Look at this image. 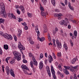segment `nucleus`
<instances>
[{
  "label": "nucleus",
  "mask_w": 79,
  "mask_h": 79,
  "mask_svg": "<svg viewBox=\"0 0 79 79\" xmlns=\"http://www.w3.org/2000/svg\"><path fill=\"white\" fill-rule=\"evenodd\" d=\"M71 21L73 23H75L76 24L77 22V20H71Z\"/></svg>",
  "instance_id": "obj_31"
},
{
  "label": "nucleus",
  "mask_w": 79,
  "mask_h": 79,
  "mask_svg": "<svg viewBox=\"0 0 79 79\" xmlns=\"http://www.w3.org/2000/svg\"><path fill=\"white\" fill-rule=\"evenodd\" d=\"M21 68L23 69H26V70H28V71H29V69H28V68L25 65H24V64H23L21 66Z\"/></svg>",
  "instance_id": "obj_8"
},
{
  "label": "nucleus",
  "mask_w": 79,
  "mask_h": 79,
  "mask_svg": "<svg viewBox=\"0 0 79 79\" xmlns=\"http://www.w3.org/2000/svg\"><path fill=\"white\" fill-rule=\"evenodd\" d=\"M14 39L15 41H17V37H16V36L15 35H14Z\"/></svg>",
  "instance_id": "obj_43"
},
{
  "label": "nucleus",
  "mask_w": 79,
  "mask_h": 79,
  "mask_svg": "<svg viewBox=\"0 0 79 79\" xmlns=\"http://www.w3.org/2000/svg\"><path fill=\"white\" fill-rule=\"evenodd\" d=\"M0 5L1 6L2 10L0 12V15L2 17L4 18L6 17V13L5 12V5L3 2L1 3Z\"/></svg>",
  "instance_id": "obj_1"
},
{
  "label": "nucleus",
  "mask_w": 79,
  "mask_h": 79,
  "mask_svg": "<svg viewBox=\"0 0 79 79\" xmlns=\"http://www.w3.org/2000/svg\"><path fill=\"white\" fill-rule=\"evenodd\" d=\"M19 44L18 45V47L19 48V49L20 50L21 53L23 55V50H25V48L24 46H23V45H21V44L20 42H19Z\"/></svg>",
  "instance_id": "obj_3"
},
{
  "label": "nucleus",
  "mask_w": 79,
  "mask_h": 79,
  "mask_svg": "<svg viewBox=\"0 0 79 79\" xmlns=\"http://www.w3.org/2000/svg\"><path fill=\"white\" fill-rule=\"evenodd\" d=\"M68 17L69 18H70V19H72V18L73 17V15H72L70 14L69 15Z\"/></svg>",
  "instance_id": "obj_39"
},
{
  "label": "nucleus",
  "mask_w": 79,
  "mask_h": 79,
  "mask_svg": "<svg viewBox=\"0 0 79 79\" xmlns=\"http://www.w3.org/2000/svg\"><path fill=\"white\" fill-rule=\"evenodd\" d=\"M29 42L31 44H34V42L31 38L29 39Z\"/></svg>",
  "instance_id": "obj_27"
},
{
  "label": "nucleus",
  "mask_w": 79,
  "mask_h": 79,
  "mask_svg": "<svg viewBox=\"0 0 79 79\" xmlns=\"http://www.w3.org/2000/svg\"><path fill=\"white\" fill-rule=\"evenodd\" d=\"M6 73L7 74V75H9L10 74V68L8 66H7L6 68Z\"/></svg>",
  "instance_id": "obj_9"
},
{
  "label": "nucleus",
  "mask_w": 79,
  "mask_h": 79,
  "mask_svg": "<svg viewBox=\"0 0 79 79\" xmlns=\"http://www.w3.org/2000/svg\"><path fill=\"white\" fill-rule=\"evenodd\" d=\"M64 2L66 5H68V1H67V0H65Z\"/></svg>",
  "instance_id": "obj_53"
},
{
  "label": "nucleus",
  "mask_w": 79,
  "mask_h": 79,
  "mask_svg": "<svg viewBox=\"0 0 79 79\" xmlns=\"http://www.w3.org/2000/svg\"><path fill=\"white\" fill-rule=\"evenodd\" d=\"M8 60H9V59H8V58H7L6 59V60H5L6 61V63H8Z\"/></svg>",
  "instance_id": "obj_58"
},
{
  "label": "nucleus",
  "mask_w": 79,
  "mask_h": 79,
  "mask_svg": "<svg viewBox=\"0 0 79 79\" xmlns=\"http://www.w3.org/2000/svg\"><path fill=\"white\" fill-rule=\"evenodd\" d=\"M44 10L43 11H41V15H42L43 16H44V18H45V16H46V13L43 12L44 11Z\"/></svg>",
  "instance_id": "obj_15"
},
{
  "label": "nucleus",
  "mask_w": 79,
  "mask_h": 79,
  "mask_svg": "<svg viewBox=\"0 0 79 79\" xmlns=\"http://www.w3.org/2000/svg\"><path fill=\"white\" fill-rule=\"evenodd\" d=\"M69 6L70 9V10H72L73 11V10H74V8H73V7L72 6H71V4L70 3V2H69Z\"/></svg>",
  "instance_id": "obj_20"
},
{
  "label": "nucleus",
  "mask_w": 79,
  "mask_h": 79,
  "mask_svg": "<svg viewBox=\"0 0 79 79\" xmlns=\"http://www.w3.org/2000/svg\"><path fill=\"white\" fill-rule=\"evenodd\" d=\"M46 70L49 77H51V73H50V68L48 66H47L46 67Z\"/></svg>",
  "instance_id": "obj_7"
},
{
  "label": "nucleus",
  "mask_w": 79,
  "mask_h": 79,
  "mask_svg": "<svg viewBox=\"0 0 79 79\" xmlns=\"http://www.w3.org/2000/svg\"><path fill=\"white\" fill-rule=\"evenodd\" d=\"M70 43L71 44V45H72V46H73V41H72V40H70Z\"/></svg>",
  "instance_id": "obj_38"
},
{
  "label": "nucleus",
  "mask_w": 79,
  "mask_h": 79,
  "mask_svg": "<svg viewBox=\"0 0 79 79\" xmlns=\"http://www.w3.org/2000/svg\"><path fill=\"white\" fill-rule=\"evenodd\" d=\"M24 73L25 74H28V73H27V71H25L24 72Z\"/></svg>",
  "instance_id": "obj_61"
},
{
  "label": "nucleus",
  "mask_w": 79,
  "mask_h": 79,
  "mask_svg": "<svg viewBox=\"0 0 79 79\" xmlns=\"http://www.w3.org/2000/svg\"><path fill=\"white\" fill-rule=\"evenodd\" d=\"M43 27L44 28V32H47V25H46L45 24L44 25Z\"/></svg>",
  "instance_id": "obj_13"
},
{
  "label": "nucleus",
  "mask_w": 79,
  "mask_h": 79,
  "mask_svg": "<svg viewBox=\"0 0 79 79\" xmlns=\"http://www.w3.org/2000/svg\"><path fill=\"white\" fill-rule=\"evenodd\" d=\"M5 21V19H0V24L2 23H3Z\"/></svg>",
  "instance_id": "obj_30"
},
{
  "label": "nucleus",
  "mask_w": 79,
  "mask_h": 79,
  "mask_svg": "<svg viewBox=\"0 0 79 79\" xmlns=\"http://www.w3.org/2000/svg\"><path fill=\"white\" fill-rule=\"evenodd\" d=\"M18 31L19 34H22V31H21V30H18Z\"/></svg>",
  "instance_id": "obj_54"
},
{
  "label": "nucleus",
  "mask_w": 79,
  "mask_h": 79,
  "mask_svg": "<svg viewBox=\"0 0 79 79\" xmlns=\"http://www.w3.org/2000/svg\"><path fill=\"white\" fill-rule=\"evenodd\" d=\"M19 6L18 5H16L15 6V8H16V9H18V8H19Z\"/></svg>",
  "instance_id": "obj_60"
},
{
  "label": "nucleus",
  "mask_w": 79,
  "mask_h": 79,
  "mask_svg": "<svg viewBox=\"0 0 79 79\" xmlns=\"http://www.w3.org/2000/svg\"><path fill=\"white\" fill-rule=\"evenodd\" d=\"M22 24L23 26H25L27 25V24L25 22H24V23H22Z\"/></svg>",
  "instance_id": "obj_51"
},
{
  "label": "nucleus",
  "mask_w": 79,
  "mask_h": 79,
  "mask_svg": "<svg viewBox=\"0 0 79 79\" xmlns=\"http://www.w3.org/2000/svg\"><path fill=\"white\" fill-rule=\"evenodd\" d=\"M64 48L66 51L67 52L68 49V46H67V45H66V44H65V43L64 44Z\"/></svg>",
  "instance_id": "obj_18"
},
{
  "label": "nucleus",
  "mask_w": 79,
  "mask_h": 79,
  "mask_svg": "<svg viewBox=\"0 0 79 79\" xmlns=\"http://www.w3.org/2000/svg\"><path fill=\"white\" fill-rule=\"evenodd\" d=\"M76 58H74L73 60V61L71 62L72 64H74V63L76 62Z\"/></svg>",
  "instance_id": "obj_23"
},
{
  "label": "nucleus",
  "mask_w": 79,
  "mask_h": 79,
  "mask_svg": "<svg viewBox=\"0 0 79 79\" xmlns=\"http://www.w3.org/2000/svg\"><path fill=\"white\" fill-rule=\"evenodd\" d=\"M51 2L52 3V4L54 6H55L56 5V1L55 0H51Z\"/></svg>",
  "instance_id": "obj_17"
},
{
  "label": "nucleus",
  "mask_w": 79,
  "mask_h": 79,
  "mask_svg": "<svg viewBox=\"0 0 79 79\" xmlns=\"http://www.w3.org/2000/svg\"><path fill=\"white\" fill-rule=\"evenodd\" d=\"M61 16H63V15L61 14L60 13H59L57 14L58 18V19H59V20L61 19L62 17Z\"/></svg>",
  "instance_id": "obj_12"
},
{
  "label": "nucleus",
  "mask_w": 79,
  "mask_h": 79,
  "mask_svg": "<svg viewBox=\"0 0 79 79\" xmlns=\"http://www.w3.org/2000/svg\"><path fill=\"white\" fill-rule=\"evenodd\" d=\"M54 16L55 17H58V14H54Z\"/></svg>",
  "instance_id": "obj_57"
},
{
  "label": "nucleus",
  "mask_w": 79,
  "mask_h": 79,
  "mask_svg": "<svg viewBox=\"0 0 79 79\" xmlns=\"http://www.w3.org/2000/svg\"><path fill=\"white\" fill-rule=\"evenodd\" d=\"M33 64H34V65L35 66H37V61H35L33 62Z\"/></svg>",
  "instance_id": "obj_35"
},
{
  "label": "nucleus",
  "mask_w": 79,
  "mask_h": 79,
  "mask_svg": "<svg viewBox=\"0 0 79 79\" xmlns=\"http://www.w3.org/2000/svg\"><path fill=\"white\" fill-rule=\"evenodd\" d=\"M42 2H43L44 3H45L47 2V0H42Z\"/></svg>",
  "instance_id": "obj_49"
},
{
  "label": "nucleus",
  "mask_w": 79,
  "mask_h": 79,
  "mask_svg": "<svg viewBox=\"0 0 79 79\" xmlns=\"http://www.w3.org/2000/svg\"><path fill=\"white\" fill-rule=\"evenodd\" d=\"M77 79V78L76 76V74H74V76H73V79Z\"/></svg>",
  "instance_id": "obj_37"
},
{
  "label": "nucleus",
  "mask_w": 79,
  "mask_h": 79,
  "mask_svg": "<svg viewBox=\"0 0 79 79\" xmlns=\"http://www.w3.org/2000/svg\"><path fill=\"white\" fill-rule=\"evenodd\" d=\"M56 44L57 45V46L58 47H59L60 48H61L62 46H61V43H59V41L57 39L56 40Z\"/></svg>",
  "instance_id": "obj_6"
},
{
  "label": "nucleus",
  "mask_w": 79,
  "mask_h": 79,
  "mask_svg": "<svg viewBox=\"0 0 79 79\" xmlns=\"http://www.w3.org/2000/svg\"><path fill=\"white\" fill-rule=\"evenodd\" d=\"M36 47L38 49H39V48H40V46H39V44H37L36 45Z\"/></svg>",
  "instance_id": "obj_46"
},
{
  "label": "nucleus",
  "mask_w": 79,
  "mask_h": 79,
  "mask_svg": "<svg viewBox=\"0 0 79 79\" xmlns=\"http://www.w3.org/2000/svg\"><path fill=\"white\" fill-rule=\"evenodd\" d=\"M30 64L31 66V67L32 68H34V65H33V62L32 61H31Z\"/></svg>",
  "instance_id": "obj_29"
},
{
  "label": "nucleus",
  "mask_w": 79,
  "mask_h": 79,
  "mask_svg": "<svg viewBox=\"0 0 79 79\" xmlns=\"http://www.w3.org/2000/svg\"><path fill=\"white\" fill-rule=\"evenodd\" d=\"M44 66V64L42 63V62L41 61L39 64V67L40 69H42L43 68V66Z\"/></svg>",
  "instance_id": "obj_11"
},
{
  "label": "nucleus",
  "mask_w": 79,
  "mask_h": 79,
  "mask_svg": "<svg viewBox=\"0 0 79 79\" xmlns=\"http://www.w3.org/2000/svg\"><path fill=\"white\" fill-rule=\"evenodd\" d=\"M3 36H4V37L6 38V39H7V38H8V35L6 33L3 34Z\"/></svg>",
  "instance_id": "obj_25"
},
{
  "label": "nucleus",
  "mask_w": 79,
  "mask_h": 79,
  "mask_svg": "<svg viewBox=\"0 0 79 79\" xmlns=\"http://www.w3.org/2000/svg\"><path fill=\"white\" fill-rule=\"evenodd\" d=\"M57 56H61V53L59 52L57 54Z\"/></svg>",
  "instance_id": "obj_47"
},
{
  "label": "nucleus",
  "mask_w": 79,
  "mask_h": 79,
  "mask_svg": "<svg viewBox=\"0 0 79 79\" xmlns=\"http://www.w3.org/2000/svg\"><path fill=\"white\" fill-rule=\"evenodd\" d=\"M40 58H43V57H44V55H43V54L41 53L40 54Z\"/></svg>",
  "instance_id": "obj_44"
},
{
  "label": "nucleus",
  "mask_w": 79,
  "mask_h": 79,
  "mask_svg": "<svg viewBox=\"0 0 79 79\" xmlns=\"http://www.w3.org/2000/svg\"><path fill=\"white\" fill-rule=\"evenodd\" d=\"M55 11L56 12H59L60 11V10H58V9H55Z\"/></svg>",
  "instance_id": "obj_62"
},
{
  "label": "nucleus",
  "mask_w": 79,
  "mask_h": 79,
  "mask_svg": "<svg viewBox=\"0 0 79 79\" xmlns=\"http://www.w3.org/2000/svg\"><path fill=\"white\" fill-rule=\"evenodd\" d=\"M27 15H28V16L29 17H30V18H31V17H32V14H31V13H28Z\"/></svg>",
  "instance_id": "obj_34"
},
{
  "label": "nucleus",
  "mask_w": 79,
  "mask_h": 79,
  "mask_svg": "<svg viewBox=\"0 0 79 79\" xmlns=\"http://www.w3.org/2000/svg\"><path fill=\"white\" fill-rule=\"evenodd\" d=\"M4 48L5 49V50H8V46L7 44H5L4 45Z\"/></svg>",
  "instance_id": "obj_19"
},
{
  "label": "nucleus",
  "mask_w": 79,
  "mask_h": 79,
  "mask_svg": "<svg viewBox=\"0 0 79 79\" xmlns=\"http://www.w3.org/2000/svg\"><path fill=\"white\" fill-rule=\"evenodd\" d=\"M40 9L41 11H44V7L42 6V5H41V3H40Z\"/></svg>",
  "instance_id": "obj_22"
},
{
  "label": "nucleus",
  "mask_w": 79,
  "mask_h": 79,
  "mask_svg": "<svg viewBox=\"0 0 79 79\" xmlns=\"http://www.w3.org/2000/svg\"><path fill=\"white\" fill-rule=\"evenodd\" d=\"M65 26H68V23H66V22H64V24Z\"/></svg>",
  "instance_id": "obj_56"
},
{
  "label": "nucleus",
  "mask_w": 79,
  "mask_h": 79,
  "mask_svg": "<svg viewBox=\"0 0 79 79\" xmlns=\"http://www.w3.org/2000/svg\"><path fill=\"white\" fill-rule=\"evenodd\" d=\"M14 62H15V60H14L10 61V63H11V64H13Z\"/></svg>",
  "instance_id": "obj_42"
},
{
  "label": "nucleus",
  "mask_w": 79,
  "mask_h": 79,
  "mask_svg": "<svg viewBox=\"0 0 79 79\" xmlns=\"http://www.w3.org/2000/svg\"><path fill=\"white\" fill-rule=\"evenodd\" d=\"M7 39H9V40H12L13 39V38L12 37V36L10 35H8V38H7Z\"/></svg>",
  "instance_id": "obj_21"
},
{
  "label": "nucleus",
  "mask_w": 79,
  "mask_h": 79,
  "mask_svg": "<svg viewBox=\"0 0 79 79\" xmlns=\"http://www.w3.org/2000/svg\"><path fill=\"white\" fill-rule=\"evenodd\" d=\"M35 30H36L35 31L36 32H37V33H38V31H39V29H38V27H35Z\"/></svg>",
  "instance_id": "obj_40"
},
{
  "label": "nucleus",
  "mask_w": 79,
  "mask_h": 79,
  "mask_svg": "<svg viewBox=\"0 0 79 79\" xmlns=\"http://www.w3.org/2000/svg\"><path fill=\"white\" fill-rule=\"evenodd\" d=\"M47 61L48 60H47V59H45V60L44 61L45 64H47Z\"/></svg>",
  "instance_id": "obj_59"
},
{
  "label": "nucleus",
  "mask_w": 79,
  "mask_h": 79,
  "mask_svg": "<svg viewBox=\"0 0 79 79\" xmlns=\"http://www.w3.org/2000/svg\"><path fill=\"white\" fill-rule=\"evenodd\" d=\"M23 20V19L19 18V22H21V21H22Z\"/></svg>",
  "instance_id": "obj_52"
},
{
  "label": "nucleus",
  "mask_w": 79,
  "mask_h": 79,
  "mask_svg": "<svg viewBox=\"0 0 79 79\" xmlns=\"http://www.w3.org/2000/svg\"><path fill=\"white\" fill-rule=\"evenodd\" d=\"M78 65H77L75 66V67H73V69H76L77 67H78Z\"/></svg>",
  "instance_id": "obj_63"
},
{
  "label": "nucleus",
  "mask_w": 79,
  "mask_h": 79,
  "mask_svg": "<svg viewBox=\"0 0 79 79\" xmlns=\"http://www.w3.org/2000/svg\"><path fill=\"white\" fill-rule=\"evenodd\" d=\"M51 70L53 78L54 79H56V76L55 75V72L53 67L52 65L51 66Z\"/></svg>",
  "instance_id": "obj_4"
},
{
  "label": "nucleus",
  "mask_w": 79,
  "mask_h": 79,
  "mask_svg": "<svg viewBox=\"0 0 79 79\" xmlns=\"http://www.w3.org/2000/svg\"><path fill=\"white\" fill-rule=\"evenodd\" d=\"M10 73L12 76H13V77H15V73H14V71H13L12 69H10Z\"/></svg>",
  "instance_id": "obj_10"
},
{
  "label": "nucleus",
  "mask_w": 79,
  "mask_h": 79,
  "mask_svg": "<svg viewBox=\"0 0 79 79\" xmlns=\"http://www.w3.org/2000/svg\"><path fill=\"white\" fill-rule=\"evenodd\" d=\"M37 36H38L37 39H39L40 41H41V42H43L44 40H45V38L44 37H42V38H40L39 36H40V32L39 31H38V34H37Z\"/></svg>",
  "instance_id": "obj_5"
},
{
  "label": "nucleus",
  "mask_w": 79,
  "mask_h": 79,
  "mask_svg": "<svg viewBox=\"0 0 79 79\" xmlns=\"http://www.w3.org/2000/svg\"><path fill=\"white\" fill-rule=\"evenodd\" d=\"M68 29H71V25H69L68 26Z\"/></svg>",
  "instance_id": "obj_64"
},
{
  "label": "nucleus",
  "mask_w": 79,
  "mask_h": 79,
  "mask_svg": "<svg viewBox=\"0 0 79 79\" xmlns=\"http://www.w3.org/2000/svg\"><path fill=\"white\" fill-rule=\"evenodd\" d=\"M23 61L24 63H27V61L26 60H25V59L23 60Z\"/></svg>",
  "instance_id": "obj_36"
},
{
  "label": "nucleus",
  "mask_w": 79,
  "mask_h": 79,
  "mask_svg": "<svg viewBox=\"0 0 79 79\" xmlns=\"http://www.w3.org/2000/svg\"><path fill=\"white\" fill-rule=\"evenodd\" d=\"M29 56L30 57H32L33 56V55L31 53H29Z\"/></svg>",
  "instance_id": "obj_45"
},
{
  "label": "nucleus",
  "mask_w": 79,
  "mask_h": 79,
  "mask_svg": "<svg viewBox=\"0 0 79 79\" xmlns=\"http://www.w3.org/2000/svg\"><path fill=\"white\" fill-rule=\"evenodd\" d=\"M17 12L18 15H20V14H21V12H20L19 10L18 9L17 10Z\"/></svg>",
  "instance_id": "obj_41"
},
{
  "label": "nucleus",
  "mask_w": 79,
  "mask_h": 79,
  "mask_svg": "<svg viewBox=\"0 0 79 79\" xmlns=\"http://www.w3.org/2000/svg\"><path fill=\"white\" fill-rule=\"evenodd\" d=\"M32 59L33 62H35V61H36V60H35V58L34 57H32Z\"/></svg>",
  "instance_id": "obj_48"
},
{
  "label": "nucleus",
  "mask_w": 79,
  "mask_h": 79,
  "mask_svg": "<svg viewBox=\"0 0 79 79\" xmlns=\"http://www.w3.org/2000/svg\"><path fill=\"white\" fill-rule=\"evenodd\" d=\"M77 31H74V34L75 35V36H77Z\"/></svg>",
  "instance_id": "obj_32"
},
{
  "label": "nucleus",
  "mask_w": 79,
  "mask_h": 79,
  "mask_svg": "<svg viewBox=\"0 0 79 79\" xmlns=\"http://www.w3.org/2000/svg\"><path fill=\"white\" fill-rule=\"evenodd\" d=\"M64 72V74H66V75H68V74H69V73L67 70L65 69L63 70Z\"/></svg>",
  "instance_id": "obj_16"
},
{
  "label": "nucleus",
  "mask_w": 79,
  "mask_h": 79,
  "mask_svg": "<svg viewBox=\"0 0 79 79\" xmlns=\"http://www.w3.org/2000/svg\"><path fill=\"white\" fill-rule=\"evenodd\" d=\"M65 22V21H64V20H63V21H60V24H61V25H63V24H64Z\"/></svg>",
  "instance_id": "obj_28"
},
{
  "label": "nucleus",
  "mask_w": 79,
  "mask_h": 79,
  "mask_svg": "<svg viewBox=\"0 0 79 79\" xmlns=\"http://www.w3.org/2000/svg\"><path fill=\"white\" fill-rule=\"evenodd\" d=\"M64 68L66 69H65L68 70L70 69L71 68L69 66H64Z\"/></svg>",
  "instance_id": "obj_26"
},
{
  "label": "nucleus",
  "mask_w": 79,
  "mask_h": 79,
  "mask_svg": "<svg viewBox=\"0 0 79 79\" xmlns=\"http://www.w3.org/2000/svg\"><path fill=\"white\" fill-rule=\"evenodd\" d=\"M2 53H3V52H2V48H0V55H2Z\"/></svg>",
  "instance_id": "obj_50"
},
{
  "label": "nucleus",
  "mask_w": 79,
  "mask_h": 79,
  "mask_svg": "<svg viewBox=\"0 0 79 79\" xmlns=\"http://www.w3.org/2000/svg\"><path fill=\"white\" fill-rule=\"evenodd\" d=\"M24 29L25 30H27V29H28V27H27V26H26L24 27Z\"/></svg>",
  "instance_id": "obj_55"
},
{
  "label": "nucleus",
  "mask_w": 79,
  "mask_h": 79,
  "mask_svg": "<svg viewBox=\"0 0 79 79\" xmlns=\"http://www.w3.org/2000/svg\"><path fill=\"white\" fill-rule=\"evenodd\" d=\"M48 58L49 59V63H52V61H53V59L52 58V56L50 55L49 56H48Z\"/></svg>",
  "instance_id": "obj_14"
},
{
  "label": "nucleus",
  "mask_w": 79,
  "mask_h": 79,
  "mask_svg": "<svg viewBox=\"0 0 79 79\" xmlns=\"http://www.w3.org/2000/svg\"><path fill=\"white\" fill-rule=\"evenodd\" d=\"M11 15L12 17L13 18V19H16V17L13 14H11Z\"/></svg>",
  "instance_id": "obj_33"
},
{
  "label": "nucleus",
  "mask_w": 79,
  "mask_h": 79,
  "mask_svg": "<svg viewBox=\"0 0 79 79\" xmlns=\"http://www.w3.org/2000/svg\"><path fill=\"white\" fill-rule=\"evenodd\" d=\"M13 53L15 56V59L17 60V61H18L21 60V57L20 56H21V55L19 53L16 51H14L13 52Z\"/></svg>",
  "instance_id": "obj_2"
},
{
  "label": "nucleus",
  "mask_w": 79,
  "mask_h": 79,
  "mask_svg": "<svg viewBox=\"0 0 79 79\" xmlns=\"http://www.w3.org/2000/svg\"><path fill=\"white\" fill-rule=\"evenodd\" d=\"M57 68H59L60 71H63V69H62L61 68V65L59 64Z\"/></svg>",
  "instance_id": "obj_24"
}]
</instances>
